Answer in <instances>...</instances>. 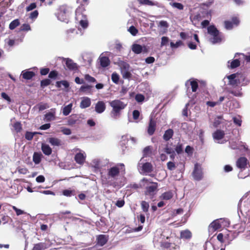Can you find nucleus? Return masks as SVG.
<instances>
[{
	"instance_id": "obj_1",
	"label": "nucleus",
	"mask_w": 250,
	"mask_h": 250,
	"mask_svg": "<svg viewBox=\"0 0 250 250\" xmlns=\"http://www.w3.org/2000/svg\"><path fill=\"white\" fill-rule=\"evenodd\" d=\"M125 167L124 164L119 163L107 169V178L106 183L112 184L113 181L116 180L121 172H125Z\"/></svg>"
},
{
	"instance_id": "obj_2",
	"label": "nucleus",
	"mask_w": 250,
	"mask_h": 250,
	"mask_svg": "<svg viewBox=\"0 0 250 250\" xmlns=\"http://www.w3.org/2000/svg\"><path fill=\"white\" fill-rule=\"evenodd\" d=\"M109 104L112 108L111 111V116L114 119H116L120 117L121 111L126 106V104L120 100L111 101Z\"/></svg>"
},
{
	"instance_id": "obj_3",
	"label": "nucleus",
	"mask_w": 250,
	"mask_h": 250,
	"mask_svg": "<svg viewBox=\"0 0 250 250\" xmlns=\"http://www.w3.org/2000/svg\"><path fill=\"white\" fill-rule=\"evenodd\" d=\"M208 33L210 35L209 41L215 44L220 42L222 40V35L214 26H209L208 28Z\"/></svg>"
},
{
	"instance_id": "obj_4",
	"label": "nucleus",
	"mask_w": 250,
	"mask_h": 250,
	"mask_svg": "<svg viewBox=\"0 0 250 250\" xmlns=\"http://www.w3.org/2000/svg\"><path fill=\"white\" fill-rule=\"evenodd\" d=\"M76 20L80 25L84 29L88 26V21L85 15L82 13L81 8H78L76 10Z\"/></svg>"
},
{
	"instance_id": "obj_5",
	"label": "nucleus",
	"mask_w": 250,
	"mask_h": 250,
	"mask_svg": "<svg viewBox=\"0 0 250 250\" xmlns=\"http://www.w3.org/2000/svg\"><path fill=\"white\" fill-rule=\"evenodd\" d=\"M60 11L58 13V20L64 22H67L69 14V8L65 5H62L60 7Z\"/></svg>"
},
{
	"instance_id": "obj_6",
	"label": "nucleus",
	"mask_w": 250,
	"mask_h": 250,
	"mask_svg": "<svg viewBox=\"0 0 250 250\" xmlns=\"http://www.w3.org/2000/svg\"><path fill=\"white\" fill-rule=\"evenodd\" d=\"M138 167L141 168L142 172L143 173H147L152 171V165L148 162L144 163L142 159L140 161L138 164Z\"/></svg>"
},
{
	"instance_id": "obj_7",
	"label": "nucleus",
	"mask_w": 250,
	"mask_h": 250,
	"mask_svg": "<svg viewBox=\"0 0 250 250\" xmlns=\"http://www.w3.org/2000/svg\"><path fill=\"white\" fill-rule=\"evenodd\" d=\"M86 157V153L83 151H80L79 153H76L74 159L77 164L83 165L85 161Z\"/></svg>"
},
{
	"instance_id": "obj_8",
	"label": "nucleus",
	"mask_w": 250,
	"mask_h": 250,
	"mask_svg": "<svg viewBox=\"0 0 250 250\" xmlns=\"http://www.w3.org/2000/svg\"><path fill=\"white\" fill-rule=\"evenodd\" d=\"M193 176L196 180H200L203 178V172L201 167L198 164H196L194 166Z\"/></svg>"
},
{
	"instance_id": "obj_9",
	"label": "nucleus",
	"mask_w": 250,
	"mask_h": 250,
	"mask_svg": "<svg viewBox=\"0 0 250 250\" xmlns=\"http://www.w3.org/2000/svg\"><path fill=\"white\" fill-rule=\"evenodd\" d=\"M225 133L223 131H221L220 130H217L214 133H213V139L218 143L222 144L224 143V142L221 141V140L223 138L224 136Z\"/></svg>"
},
{
	"instance_id": "obj_10",
	"label": "nucleus",
	"mask_w": 250,
	"mask_h": 250,
	"mask_svg": "<svg viewBox=\"0 0 250 250\" xmlns=\"http://www.w3.org/2000/svg\"><path fill=\"white\" fill-rule=\"evenodd\" d=\"M105 108L106 105L104 101H99L95 104V110L97 113H102L105 111Z\"/></svg>"
},
{
	"instance_id": "obj_11",
	"label": "nucleus",
	"mask_w": 250,
	"mask_h": 250,
	"mask_svg": "<svg viewBox=\"0 0 250 250\" xmlns=\"http://www.w3.org/2000/svg\"><path fill=\"white\" fill-rule=\"evenodd\" d=\"M168 26L169 24L167 21H160L158 24V27L160 28V33L161 34L166 33Z\"/></svg>"
},
{
	"instance_id": "obj_12",
	"label": "nucleus",
	"mask_w": 250,
	"mask_h": 250,
	"mask_svg": "<svg viewBox=\"0 0 250 250\" xmlns=\"http://www.w3.org/2000/svg\"><path fill=\"white\" fill-rule=\"evenodd\" d=\"M65 61V65L67 68L70 70H75L77 69V65L76 63L74 62L73 61L68 58L64 59Z\"/></svg>"
},
{
	"instance_id": "obj_13",
	"label": "nucleus",
	"mask_w": 250,
	"mask_h": 250,
	"mask_svg": "<svg viewBox=\"0 0 250 250\" xmlns=\"http://www.w3.org/2000/svg\"><path fill=\"white\" fill-rule=\"evenodd\" d=\"M99 62L100 65L103 67H106L110 64V60L107 57H105L102 53L99 58Z\"/></svg>"
},
{
	"instance_id": "obj_14",
	"label": "nucleus",
	"mask_w": 250,
	"mask_h": 250,
	"mask_svg": "<svg viewBox=\"0 0 250 250\" xmlns=\"http://www.w3.org/2000/svg\"><path fill=\"white\" fill-rule=\"evenodd\" d=\"M239 20L237 18H233L232 19V22L229 21H225V28L228 30L231 29L233 25H237L239 23Z\"/></svg>"
},
{
	"instance_id": "obj_15",
	"label": "nucleus",
	"mask_w": 250,
	"mask_h": 250,
	"mask_svg": "<svg viewBox=\"0 0 250 250\" xmlns=\"http://www.w3.org/2000/svg\"><path fill=\"white\" fill-rule=\"evenodd\" d=\"M91 104V100L89 98L84 97L82 98V101L80 106L81 108H85L90 106Z\"/></svg>"
},
{
	"instance_id": "obj_16",
	"label": "nucleus",
	"mask_w": 250,
	"mask_h": 250,
	"mask_svg": "<svg viewBox=\"0 0 250 250\" xmlns=\"http://www.w3.org/2000/svg\"><path fill=\"white\" fill-rule=\"evenodd\" d=\"M47 141L53 146H60L61 145V141L57 138L49 137Z\"/></svg>"
},
{
	"instance_id": "obj_17",
	"label": "nucleus",
	"mask_w": 250,
	"mask_h": 250,
	"mask_svg": "<svg viewBox=\"0 0 250 250\" xmlns=\"http://www.w3.org/2000/svg\"><path fill=\"white\" fill-rule=\"evenodd\" d=\"M21 75L23 79L30 80L35 76V73L32 71L25 70L22 71Z\"/></svg>"
},
{
	"instance_id": "obj_18",
	"label": "nucleus",
	"mask_w": 250,
	"mask_h": 250,
	"mask_svg": "<svg viewBox=\"0 0 250 250\" xmlns=\"http://www.w3.org/2000/svg\"><path fill=\"white\" fill-rule=\"evenodd\" d=\"M180 237L182 239H190L192 237V233L188 229H185L181 231Z\"/></svg>"
},
{
	"instance_id": "obj_19",
	"label": "nucleus",
	"mask_w": 250,
	"mask_h": 250,
	"mask_svg": "<svg viewBox=\"0 0 250 250\" xmlns=\"http://www.w3.org/2000/svg\"><path fill=\"white\" fill-rule=\"evenodd\" d=\"M173 196V193L171 191L165 192L161 194L160 199L163 200H169Z\"/></svg>"
},
{
	"instance_id": "obj_20",
	"label": "nucleus",
	"mask_w": 250,
	"mask_h": 250,
	"mask_svg": "<svg viewBox=\"0 0 250 250\" xmlns=\"http://www.w3.org/2000/svg\"><path fill=\"white\" fill-rule=\"evenodd\" d=\"M42 150L43 153L47 156L50 155L52 152L51 148L48 145L46 144H42Z\"/></svg>"
},
{
	"instance_id": "obj_21",
	"label": "nucleus",
	"mask_w": 250,
	"mask_h": 250,
	"mask_svg": "<svg viewBox=\"0 0 250 250\" xmlns=\"http://www.w3.org/2000/svg\"><path fill=\"white\" fill-rule=\"evenodd\" d=\"M156 123L152 119L150 120L148 127L147 132L150 135H152L155 132Z\"/></svg>"
},
{
	"instance_id": "obj_22",
	"label": "nucleus",
	"mask_w": 250,
	"mask_h": 250,
	"mask_svg": "<svg viewBox=\"0 0 250 250\" xmlns=\"http://www.w3.org/2000/svg\"><path fill=\"white\" fill-rule=\"evenodd\" d=\"M157 188V184L156 183H153L151 186H148L146 188V195H151L154 192V191Z\"/></svg>"
},
{
	"instance_id": "obj_23",
	"label": "nucleus",
	"mask_w": 250,
	"mask_h": 250,
	"mask_svg": "<svg viewBox=\"0 0 250 250\" xmlns=\"http://www.w3.org/2000/svg\"><path fill=\"white\" fill-rule=\"evenodd\" d=\"M230 146L232 149H241V147L243 146L242 145V142H239V141H234L231 140L230 142Z\"/></svg>"
},
{
	"instance_id": "obj_24",
	"label": "nucleus",
	"mask_w": 250,
	"mask_h": 250,
	"mask_svg": "<svg viewBox=\"0 0 250 250\" xmlns=\"http://www.w3.org/2000/svg\"><path fill=\"white\" fill-rule=\"evenodd\" d=\"M222 219L216 220L212 222L209 225L210 229L212 228L214 230H217V229L221 227V224L220 222Z\"/></svg>"
},
{
	"instance_id": "obj_25",
	"label": "nucleus",
	"mask_w": 250,
	"mask_h": 250,
	"mask_svg": "<svg viewBox=\"0 0 250 250\" xmlns=\"http://www.w3.org/2000/svg\"><path fill=\"white\" fill-rule=\"evenodd\" d=\"M247 160L246 158L241 157L237 161V166L240 168H244L247 165Z\"/></svg>"
},
{
	"instance_id": "obj_26",
	"label": "nucleus",
	"mask_w": 250,
	"mask_h": 250,
	"mask_svg": "<svg viewBox=\"0 0 250 250\" xmlns=\"http://www.w3.org/2000/svg\"><path fill=\"white\" fill-rule=\"evenodd\" d=\"M107 241V237L104 235H99L97 238V243L101 246H104Z\"/></svg>"
},
{
	"instance_id": "obj_27",
	"label": "nucleus",
	"mask_w": 250,
	"mask_h": 250,
	"mask_svg": "<svg viewBox=\"0 0 250 250\" xmlns=\"http://www.w3.org/2000/svg\"><path fill=\"white\" fill-rule=\"evenodd\" d=\"M132 51L135 54H140L143 51V47L138 44H133L131 47Z\"/></svg>"
},
{
	"instance_id": "obj_28",
	"label": "nucleus",
	"mask_w": 250,
	"mask_h": 250,
	"mask_svg": "<svg viewBox=\"0 0 250 250\" xmlns=\"http://www.w3.org/2000/svg\"><path fill=\"white\" fill-rule=\"evenodd\" d=\"M42 157L41 153L35 152L33 156V161L35 164H39L42 160Z\"/></svg>"
},
{
	"instance_id": "obj_29",
	"label": "nucleus",
	"mask_w": 250,
	"mask_h": 250,
	"mask_svg": "<svg viewBox=\"0 0 250 250\" xmlns=\"http://www.w3.org/2000/svg\"><path fill=\"white\" fill-rule=\"evenodd\" d=\"M173 135V131L171 129L166 130L163 135V139L166 141L169 140Z\"/></svg>"
},
{
	"instance_id": "obj_30",
	"label": "nucleus",
	"mask_w": 250,
	"mask_h": 250,
	"mask_svg": "<svg viewBox=\"0 0 250 250\" xmlns=\"http://www.w3.org/2000/svg\"><path fill=\"white\" fill-rule=\"evenodd\" d=\"M73 104L72 103L69 104L67 105L64 106L62 109V113L63 115L67 116L71 112L72 109Z\"/></svg>"
},
{
	"instance_id": "obj_31",
	"label": "nucleus",
	"mask_w": 250,
	"mask_h": 250,
	"mask_svg": "<svg viewBox=\"0 0 250 250\" xmlns=\"http://www.w3.org/2000/svg\"><path fill=\"white\" fill-rule=\"evenodd\" d=\"M47 248V245L43 243H40L35 244L32 250H43Z\"/></svg>"
},
{
	"instance_id": "obj_32",
	"label": "nucleus",
	"mask_w": 250,
	"mask_h": 250,
	"mask_svg": "<svg viewBox=\"0 0 250 250\" xmlns=\"http://www.w3.org/2000/svg\"><path fill=\"white\" fill-rule=\"evenodd\" d=\"M236 77V74H232L228 76L227 78L229 80V83L232 85H235L237 84V81L235 79Z\"/></svg>"
},
{
	"instance_id": "obj_33",
	"label": "nucleus",
	"mask_w": 250,
	"mask_h": 250,
	"mask_svg": "<svg viewBox=\"0 0 250 250\" xmlns=\"http://www.w3.org/2000/svg\"><path fill=\"white\" fill-rule=\"evenodd\" d=\"M139 2L142 5H147L149 6L157 5L158 3L150 0H138Z\"/></svg>"
},
{
	"instance_id": "obj_34",
	"label": "nucleus",
	"mask_w": 250,
	"mask_h": 250,
	"mask_svg": "<svg viewBox=\"0 0 250 250\" xmlns=\"http://www.w3.org/2000/svg\"><path fill=\"white\" fill-rule=\"evenodd\" d=\"M55 112H50L44 115V120L47 122H49L55 119Z\"/></svg>"
},
{
	"instance_id": "obj_35",
	"label": "nucleus",
	"mask_w": 250,
	"mask_h": 250,
	"mask_svg": "<svg viewBox=\"0 0 250 250\" xmlns=\"http://www.w3.org/2000/svg\"><path fill=\"white\" fill-rule=\"evenodd\" d=\"M56 85L58 87H61L62 85L64 88H67L69 86V84L66 81H61L57 82Z\"/></svg>"
},
{
	"instance_id": "obj_36",
	"label": "nucleus",
	"mask_w": 250,
	"mask_h": 250,
	"mask_svg": "<svg viewBox=\"0 0 250 250\" xmlns=\"http://www.w3.org/2000/svg\"><path fill=\"white\" fill-rule=\"evenodd\" d=\"M20 24V21L18 19H16L13 21L9 24V27L10 29L13 30Z\"/></svg>"
},
{
	"instance_id": "obj_37",
	"label": "nucleus",
	"mask_w": 250,
	"mask_h": 250,
	"mask_svg": "<svg viewBox=\"0 0 250 250\" xmlns=\"http://www.w3.org/2000/svg\"><path fill=\"white\" fill-rule=\"evenodd\" d=\"M189 83L191 86L192 90L193 92H195L198 88V83L196 81L192 80L189 81L187 82L186 84H188Z\"/></svg>"
},
{
	"instance_id": "obj_38",
	"label": "nucleus",
	"mask_w": 250,
	"mask_h": 250,
	"mask_svg": "<svg viewBox=\"0 0 250 250\" xmlns=\"http://www.w3.org/2000/svg\"><path fill=\"white\" fill-rule=\"evenodd\" d=\"M78 119L76 115L71 116L68 120V124L69 125H72L77 123Z\"/></svg>"
},
{
	"instance_id": "obj_39",
	"label": "nucleus",
	"mask_w": 250,
	"mask_h": 250,
	"mask_svg": "<svg viewBox=\"0 0 250 250\" xmlns=\"http://www.w3.org/2000/svg\"><path fill=\"white\" fill-rule=\"evenodd\" d=\"M152 147L150 146L146 147L143 151L144 156H150L152 153Z\"/></svg>"
},
{
	"instance_id": "obj_40",
	"label": "nucleus",
	"mask_w": 250,
	"mask_h": 250,
	"mask_svg": "<svg viewBox=\"0 0 250 250\" xmlns=\"http://www.w3.org/2000/svg\"><path fill=\"white\" fill-rule=\"evenodd\" d=\"M13 127L15 131L17 132H19L22 129L21 124L20 122H16L13 125Z\"/></svg>"
},
{
	"instance_id": "obj_41",
	"label": "nucleus",
	"mask_w": 250,
	"mask_h": 250,
	"mask_svg": "<svg viewBox=\"0 0 250 250\" xmlns=\"http://www.w3.org/2000/svg\"><path fill=\"white\" fill-rule=\"evenodd\" d=\"M141 207H142L143 210L144 212H146L148 210L149 205L147 202H146L145 201H143L141 202Z\"/></svg>"
},
{
	"instance_id": "obj_42",
	"label": "nucleus",
	"mask_w": 250,
	"mask_h": 250,
	"mask_svg": "<svg viewBox=\"0 0 250 250\" xmlns=\"http://www.w3.org/2000/svg\"><path fill=\"white\" fill-rule=\"evenodd\" d=\"M127 31L132 35V36H136L138 31V30L134 26H131L128 29Z\"/></svg>"
},
{
	"instance_id": "obj_43",
	"label": "nucleus",
	"mask_w": 250,
	"mask_h": 250,
	"mask_svg": "<svg viewBox=\"0 0 250 250\" xmlns=\"http://www.w3.org/2000/svg\"><path fill=\"white\" fill-rule=\"evenodd\" d=\"M121 73L123 77L125 79L129 78L131 76V74L128 71V69H122Z\"/></svg>"
},
{
	"instance_id": "obj_44",
	"label": "nucleus",
	"mask_w": 250,
	"mask_h": 250,
	"mask_svg": "<svg viewBox=\"0 0 250 250\" xmlns=\"http://www.w3.org/2000/svg\"><path fill=\"white\" fill-rule=\"evenodd\" d=\"M169 42V39L167 37H162L161 38V46L167 45Z\"/></svg>"
},
{
	"instance_id": "obj_45",
	"label": "nucleus",
	"mask_w": 250,
	"mask_h": 250,
	"mask_svg": "<svg viewBox=\"0 0 250 250\" xmlns=\"http://www.w3.org/2000/svg\"><path fill=\"white\" fill-rule=\"evenodd\" d=\"M111 80L113 83H118L119 80V76L116 73H112L111 75Z\"/></svg>"
},
{
	"instance_id": "obj_46",
	"label": "nucleus",
	"mask_w": 250,
	"mask_h": 250,
	"mask_svg": "<svg viewBox=\"0 0 250 250\" xmlns=\"http://www.w3.org/2000/svg\"><path fill=\"white\" fill-rule=\"evenodd\" d=\"M38 108L40 111L49 108V105L46 103H40L37 105Z\"/></svg>"
},
{
	"instance_id": "obj_47",
	"label": "nucleus",
	"mask_w": 250,
	"mask_h": 250,
	"mask_svg": "<svg viewBox=\"0 0 250 250\" xmlns=\"http://www.w3.org/2000/svg\"><path fill=\"white\" fill-rule=\"evenodd\" d=\"M170 44L171 48H176L182 45L183 44V42L182 41H177L176 43L171 42Z\"/></svg>"
},
{
	"instance_id": "obj_48",
	"label": "nucleus",
	"mask_w": 250,
	"mask_h": 250,
	"mask_svg": "<svg viewBox=\"0 0 250 250\" xmlns=\"http://www.w3.org/2000/svg\"><path fill=\"white\" fill-rule=\"evenodd\" d=\"M119 66L120 67L121 70H122V69H128L129 68L128 64L123 61H121L119 62Z\"/></svg>"
},
{
	"instance_id": "obj_49",
	"label": "nucleus",
	"mask_w": 250,
	"mask_h": 250,
	"mask_svg": "<svg viewBox=\"0 0 250 250\" xmlns=\"http://www.w3.org/2000/svg\"><path fill=\"white\" fill-rule=\"evenodd\" d=\"M239 65V61L238 59H235L231 62L230 66L231 68H234L238 66Z\"/></svg>"
},
{
	"instance_id": "obj_50",
	"label": "nucleus",
	"mask_w": 250,
	"mask_h": 250,
	"mask_svg": "<svg viewBox=\"0 0 250 250\" xmlns=\"http://www.w3.org/2000/svg\"><path fill=\"white\" fill-rule=\"evenodd\" d=\"M176 152L178 154H180L183 152V146L181 144L178 143L175 148Z\"/></svg>"
},
{
	"instance_id": "obj_51",
	"label": "nucleus",
	"mask_w": 250,
	"mask_h": 250,
	"mask_svg": "<svg viewBox=\"0 0 250 250\" xmlns=\"http://www.w3.org/2000/svg\"><path fill=\"white\" fill-rule=\"evenodd\" d=\"M21 30L26 31L31 30V27L30 25L27 23L23 24L21 27Z\"/></svg>"
},
{
	"instance_id": "obj_52",
	"label": "nucleus",
	"mask_w": 250,
	"mask_h": 250,
	"mask_svg": "<svg viewBox=\"0 0 250 250\" xmlns=\"http://www.w3.org/2000/svg\"><path fill=\"white\" fill-rule=\"evenodd\" d=\"M37 133V132H27L25 134V138L28 140H31L33 138L34 134Z\"/></svg>"
},
{
	"instance_id": "obj_53",
	"label": "nucleus",
	"mask_w": 250,
	"mask_h": 250,
	"mask_svg": "<svg viewBox=\"0 0 250 250\" xmlns=\"http://www.w3.org/2000/svg\"><path fill=\"white\" fill-rule=\"evenodd\" d=\"M167 168L170 170H173L176 168V166L174 163L172 162H168L167 163Z\"/></svg>"
},
{
	"instance_id": "obj_54",
	"label": "nucleus",
	"mask_w": 250,
	"mask_h": 250,
	"mask_svg": "<svg viewBox=\"0 0 250 250\" xmlns=\"http://www.w3.org/2000/svg\"><path fill=\"white\" fill-rule=\"evenodd\" d=\"M171 5L173 7L176 8L180 10H182L184 8L183 5L180 3L174 2V3H172V4H171Z\"/></svg>"
},
{
	"instance_id": "obj_55",
	"label": "nucleus",
	"mask_w": 250,
	"mask_h": 250,
	"mask_svg": "<svg viewBox=\"0 0 250 250\" xmlns=\"http://www.w3.org/2000/svg\"><path fill=\"white\" fill-rule=\"evenodd\" d=\"M85 79L88 81V82L90 83H94L96 81V80L94 78L90 76L88 74H86L84 76Z\"/></svg>"
},
{
	"instance_id": "obj_56",
	"label": "nucleus",
	"mask_w": 250,
	"mask_h": 250,
	"mask_svg": "<svg viewBox=\"0 0 250 250\" xmlns=\"http://www.w3.org/2000/svg\"><path fill=\"white\" fill-rule=\"evenodd\" d=\"M1 96L3 99L7 101L8 103H11V99L6 93L2 92L1 94Z\"/></svg>"
},
{
	"instance_id": "obj_57",
	"label": "nucleus",
	"mask_w": 250,
	"mask_h": 250,
	"mask_svg": "<svg viewBox=\"0 0 250 250\" xmlns=\"http://www.w3.org/2000/svg\"><path fill=\"white\" fill-rule=\"evenodd\" d=\"M12 208L16 211L17 215L18 216L25 213L24 211L18 208L15 206H12Z\"/></svg>"
},
{
	"instance_id": "obj_58",
	"label": "nucleus",
	"mask_w": 250,
	"mask_h": 250,
	"mask_svg": "<svg viewBox=\"0 0 250 250\" xmlns=\"http://www.w3.org/2000/svg\"><path fill=\"white\" fill-rule=\"evenodd\" d=\"M145 97L142 94H137L135 96L136 100L138 102H142L144 100Z\"/></svg>"
},
{
	"instance_id": "obj_59",
	"label": "nucleus",
	"mask_w": 250,
	"mask_h": 250,
	"mask_svg": "<svg viewBox=\"0 0 250 250\" xmlns=\"http://www.w3.org/2000/svg\"><path fill=\"white\" fill-rule=\"evenodd\" d=\"M115 205L119 208H122L125 205V201L123 199L119 200L116 202Z\"/></svg>"
},
{
	"instance_id": "obj_60",
	"label": "nucleus",
	"mask_w": 250,
	"mask_h": 250,
	"mask_svg": "<svg viewBox=\"0 0 250 250\" xmlns=\"http://www.w3.org/2000/svg\"><path fill=\"white\" fill-rule=\"evenodd\" d=\"M17 170L20 173L22 174H26L28 172L27 169L25 167H19Z\"/></svg>"
},
{
	"instance_id": "obj_61",
	"label": "nucleus",
	"mask_w": 250,
	"mask_h": 250,
	"mask_svg": "<svg viewBox=\"0 0 250 250\" xmlns=\"http://www.w3.org/2000/svg\"><path fill=\"white\" fill-rule=\"evenodd\" d=\"M38 16V11L35 10L34 11L31 13L29 17L31 19L33 20V19H36L37 18Z\"/></svg>"
},
{
	"instance_id": "obj_62",
	"label": "nucleus",
	"mask_w": 250,
	"mask_h": 250,
	"mask_svg": "<svg viewBox=\"0 0 250 250\" xmlns=\"http://www.w3.org/2000/svg\"><path fill=\"white\" fill-rule=\"evenodd\" d=\"M36 7V4L35 3H31L26 8L27 11H30L33 10Z\"/></svg>"
},
{
	"instance_id": "obj_63",
	"label": "nucleus",
	"mask_w": 250,
	"mask_h": 250,
	"mask_svg": "<svg viewBox=\"0 0 250 250\" xmlns=\"http://www.w3.org/2000/svg\"><path fill=\"white\" fill-rule=\"evenodd\" d=\"M233 120L234 123L236 125H237L239 126L241 125L242 121L239 117H233Z\"/></svg>"
},
{
	"instance_id": "obj_64",
	"label": "nucleus",
	"mask_w": 250,
	"mask_h": 250,
	"mask_svg": "<svg viewBox=\"0 0 250 250\" xmlns=\"http://www.w3.org/2000/svg\"><path fill=\"white\" fill-rule=\"evenodd\" d=\"M72 191L69 189H65L63 191V195L65 196H71L72 195Z\"/></svg>"
}]
</instances>
